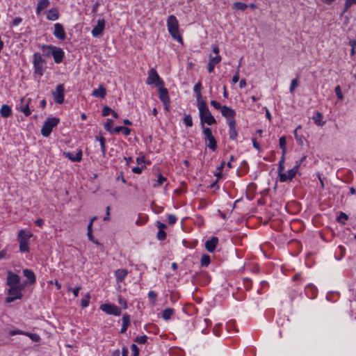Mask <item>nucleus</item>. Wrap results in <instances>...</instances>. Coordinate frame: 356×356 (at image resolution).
<instances>
[{"mask_svg": "<svg viewBox=\"0 0 356 356\" xmlns=\"http://www.w3.org/2000/svg\"><path fill=\"white\" fill-rule=\"evenodd\" d=\"M42 48V49H48L51 50V54L53 56L54 62L56 63H60L63 61V58L65 56V52L61 48L56 47L51 44L44 45Z\"/></svg>", "mask_w": 356, "mask_h": 356, "instance_id": "nucleus-5", "label": "nucleus"}, {"mask_svg": "<svg viewBox=\"0 0 356 356\" xmlns=\"http://www.w3.org/2000/svg\"><path fill=\"white\" fill-rule=\"evenodd\" d=\"M298 86V79H292L291 82V86H290V88H289V90H290V92L291 93H293V91L295 90L296 88Z\"/></svg>", "mask_w": 356, "mask_h": 356, "instance_id": "nucleus-46", "label": "nucleus"}, {"mask_svg": "<svg viewBox=\"0 0 356 356\" xmlns=\"http://www.w3.org/2000/svg\"><path fill=\"white\" fill-rule=\"evenodd\" d=\"M158 87H159V99L165 105V106H167L168 104H169V103H170V97L168 95V91L163 86H158Z\"/></svg>", "mask_w": 356, "mask_h": 356, "instance_id": "nucleus-16", "label": "nucleus"}, {"mask_svg": "<svg viewBox=\"0 0 356 356\" xmlns=\"http://www.w3.org/2000/svg\"><path fill=\"white\" fill-rule=\"evenodd\" d=\"M239 67H240V64L238 66V69ZM238 80H239V75H238V70L237 72H236V74L232 77V82H233V83H236L238 81Z\"/></svg>", "mask_w": 356, "mask_h": 356, "instance_id": "nucleus-56", "label": "nucleus"}, {"mask_svg": "<svg viewBox=\"0 0 356 356\" xmlns=\"http://www.w3.org/2000/svg\"><path fill=\"white\" fill-rule=\"evenodd\" d=\"M21 102H22V104L19 106L18 109L21 112H22L24 114L25 116L30 115L31 113V109L29 107V102L24 105L23 104L24 98L21 99Z\"/></svg>", "mask_w": 356, "mask_h": 356, "instance_id": "nucleus-31", "label": "nucleus"}, {"mask_svg": "<svg viewBox=\"0 0 356 356\" xmlns=\"http://www.w3.org/2000/svg\"><path fill=\"white\" fill-rule=\"evenodd\" d=\"M147 336L144 334L142 336L137 337L134 341L139 344H145V343H147Z\"/></svg>", "mask_w": 356, "mask_h": 356, "instance_id": "nucleus-42", "label": "nucleus"}, {"mask_svg": "<svg viewBox=\"0 0 356 356\" xmlns=\"http://www.w3.org/2000/svg\"><path fill=\"white\" fill-rule=\"evenodd\" d=\"M53 34L54 37L58 40H65L66 39V33L63 25L60 23H56L54 24Z\"/></svg>", "mask_w": 356, "mask_h": 356, "instance_id": "nucleus-13", "label": "nucleus"}, {"mask_svg": "<svg viewBox=\"0 0 356 356\" xmlns=\"http://www.w3.org/2000/svg\"><path fill=\"white\" fill-rule=\"evenodd\" d=\"M44 63V60L43 59L42 55L40 53H35L33 54V68L34 73L38 74L40 76L43 75V63Z\"/></svg>", "mask_w": 356, "mask_h": 356, "instance_id": "nucleus-7", "label": "nucleus"}, {"mask_svg": "<svg viewBox=\"0 0 356 356\" xmlns=\"http://www.w3.org/2000/svg\"><path fill=\"white\" fill-rule=\"evenodd\" d=\"M105 28L104 19H98L96 26L92 29L91 33L94 38H99L102 35Z\"/></svg>", "mask_w": 356, "mask_h": 356, "instance_id": "nucleus-11", "label": "nucleus"}, {"mask_svg": "<svg viewBox=\"0 0 356 356\" xmlns=\"http://www.w3.org/2000/svg\"><path fill=\"white\" fill-rule=\"evenodd\" d=\"M12 113V109L8 105L3 104L0 108V114L2 118H9Z\"/></svg>", "mask_w": 356, "mask_h": 356, "instance_id": "nucleus-26", "label": "nucleus"}, {"mask_svg": "<svg viewBox=\"0 0 356 356\" xmlns=\"http://www.w3.org/2000/svg\"><path fill=\"white\" fill-rule=\"evenodd\" d=\"M228 126L229 138L232 140H235L238 136V132L236 129V121L228 122Z\"/></svg>", "mask_w": 356, "mask_h": 356, "instance_id": "nucleus-21", "label": "nucleus"}, {"mask_svg": "<svg viewBox=\"0 0 356 356\" xmlns=\"http://www.w3.org/2000/svg\"><path fill=\"white\" fill-rule=\"evenodd\" d=\"M106 95V88L103 86H99L97 89H94L92 95L95 97L104 98Z\"/></svg>", "mask_w": 356, "mask_h": 356, "instance_id": "nucleus-23", "label": "nucleus"}, {"mask_svg": "<svg viewBox=\"0 0 356 356\" xmlns=\"http://www.w3.org/2000/svg\"><path fill=\"white\" fill-rule=\"evenodd\" d=\"M305 158L306 156H304L300 160L296 161L294 167H297V172L298 171L300 165H301L302 162L305 159Z\"/></svg>", "mask_w": 356, "mask_h": 356, "instance_id": "nucleus-63", "label": "nucleus"}, {"mask_svg": "<svg viewBox=\"0 0 356 356\" xmlns=\"http://www.w3.org/2000/svg\"><path fill=\"white\" fill-rule=\"evenodd\" d=\"M203 133L204 134V140L208 138L213 137L212 135L211 129L209 127L204 128Z\"/></svg>", "mask_w": 356, "mask_h": 356, "instance_id": "nucleus-48", "label": "nucleus"}, {"mask_svg": "<svg viewBox=\"0 0 356 356\" xmlns=\"http://www.w3.org/2000/svg\"><path fill=\"white\" fill-rule=\"evenodd\" d=\"M166 180L165 177H164L162 175H159L157 178V184H154V187H159Z\"/></svg>", "mask_w": 356, "mask_h": 356, "instance_id": "nucleus-49", "label": "nucleus"}, {"mask_svg": "<svg viewBox=\"0 0 356 356\" xmlns=\"http://www.w3.org/2000/svg\"><path fill=\"white\" fill-rule=\"evenodd\" d=\"M59 119L56 118H48L41 129V134L44 137H48L51 134L52 129L58 125Z\"/></svg>", "mask_w": 356, "mask_h": 356, "instance_id": "nucleus-3", "label": "nucleus"}, {"mask_svg": "<svg viewBox=\"0 0 356 356\" xmlns=\"http://www.w3.org/2000/svg\"><path fill=\"white\" fill-rule=\"evenodd\" d=\"M210 257L207 254H204L201 257V265L202 266H207L210 264Z\"/></svg>", "mask_w": 356, "mask_h": 356, "instance_id": "nucleus-38", "label": "nucleus"}, {"mask_svg": "<svg viewBox=\"0 0 356 356\" xmlns=\"http://www.w3.org/2000/svg\"><path fill=\"white\" fill-rule=\"evenodd\" d=\"M25 334V332L18 330V329L12 330L9 332V334L10 336H14L15 334Z\"/></svg>", "mask_w": 356, "mask_h": 356, "instance_id": "nucleus-55", "label": "nucleus"}, {"mask_svg": "<svg viewBox=\"0 0 356 356\" xmlns=\"http://www.w3.org/2000/svg\"><path fill=\"white\" fill-rule=\"evenodd\" d=\"M221 56L219 55L216 56H209V61L208 63V71L209 73L213 72L215 66L221 61Z\"/></svg>", "mask_w": 356, "mask_h": 356, "instance_id": "nucleus-17", "label": "nucleus"}, {"mask_svg": "<svg viewBox=\"0 0 356 356\" xmlns=\"http://www.w3.org/2000/svg\"><path fill=\"white\" fill-rule=\"evenodd\" d=\"M50 4L49 0H39L36 7V13L39 15L42 10L47 8Z\"/></svg>", "mask_w": 356, "mask_h": 356, "instance_id": "nucleus-30", "label": "nucleus"}, {"mask_svg": "<svg viewBox=\"0 0 356 356\" xmlns=\"http://www.w3.org/2000/svg\"><path fill=\"white\" fill-rule=\"evenodd\" d=\"M218 243V238L213 236L211 239L206 241L205 248L207 250V251H209V252H212L215 250Z\"/></svg>", "mask_w": 356, "mask_h": 356, "instance_id": "nucleus-20", "label": "nucleus"}, {"mask_svg": "<svg viewBox=\"0 0 356 356\" xmlns=\"http://www.w3.org/2000/svg\"><path fill=\"white\" fill-rule=\"evenodd\" d=\"M286 138L284 136H282L281 138H280L279 145H280V149H282V153H283V154H286Z\"/></svg>", "mask_w": 356, "mask_h": 356, "instance_id": "nucleus-36", "label": "nucleus"}, {"mask_svg": "<svg viewBox=\"0 0 356 356\" xmlns=\"http://www.w3.org/2000/svg\"><path fill=\"white\" fill-rule=\"evenodd\" d=\"M347 219H348V216L345 213L341 212V213L339 214V216L337 218V221L342 224H345V221Z\"/></svg>", "mask_w": 356, "mask_h": 356, "instance_id": "nucleus-45", "label": "nucleus"}, {"mask_svg": "<svg viewBox=\"0 0 356 356\" xmlns=\"http://www.w3.org/2000/svg\"><path fill=\"white\" fill-rule=\"evenodd\" d=\"M168 30L171 36L176 40L181 42L182 38L179 31L178 21L175 15H170L167 19Z\"/></svg>", "mask_w": 356, "mask_h": 356, "instance_id": "nucleus-2", "label": "nucleus"}, {"mask_svg": "<svg viewBox=\"0 0 356 356\" xmlns=\"http://www.w3.org/2000/svg\"><path fill=\"white\" fill-rule=\"evenodd\" d=\"M184 123L187 126V127H192L193 126V120H192V118L190 115H186L184 118Z\"/></svg>", "mask_w": 356, "mask_h": 356, "instance_id": "nucleus-43", "label": "nucleus"}, {"mask_svg": "<svg viewBox=\"0 0 356 356\" xmlns=\"http://www.w3.org/2000/svg\"><path fill=\"white\" fill-rule=\"evenodd\" d=\"M113 133H115V134H118L120 132H122V134L124 135V136H129L131 133V129L128 127H123V126H118V127H115L114 129H113Z\"/></svg>", "mask_w": 356, "mask_h": 356, "instance_id": "nucleus-33", "label": "nucleus"}, {"mask_svg": "<svg viewBox=\"0 0 356 356\" xmlns=\"http://www.w3.org/2000/svg\"><path fill=\"white\" fill-rule=\"evenodd\" d=\"M23 274L25 277L28 280L29 284H33L35 282V275L34 273L29 269H24Z\"/></svg>", "mask_w": 356, "mask_h": 356, "instance_id": "nucleus-29", "label": "nucleus"}, {"mask_svg": "<svg viewBox=\"0 0 356 356\" xmlns=\"http://www.w3.org/2000/svg\"><path fill=\"white\" fill-rule=\"evenodd\" d=\"M142 170H143V168L140 167H134V168H133L132 171L134 173L140 174L142 172Z\"/></svg>", "mask_w": 356, "mask_h": 356, "instance_id": "nucleus-64", "label": "nucleus"}, {"mask_svg": "<svg viewBox=\"0 0 356 356\" xmlns=\"http://www.w3.org/2000/svg\"><path fill=\"white\" fill-rule=\"evenodd\" d=\"M284 164H282V163H279V165H278V168H277L279 177H280V175H282V174H283V173H284Z\"/></svg>", "mask_w": 356, "mask_h": 356, "instance_id": "nucleus-58", "label": "nucleus"}, {"mask_svg": "<svg viewBox=\"0 0 356 356\" xmlns=\"http://www.w3.org/2000/svg\"><path fill=\"white\" fill-rule=\"evenodd\" d=\"M65 92V88L63 84H58L55 90L52 91V95L54 97V101L59 104H61L64 102V95Z\"/></svg>", "mask_w": 356, "mask_h": 356, "instance_id": "nucleus-9", "label": "nucleus"}, {"mask_svg": "<svg viewBox=\"0 0 356 356\" xmlns=\"http://www.w3.org/2000/svg\"><path fill=\"white\" fill-rule=\"evenodd\" d=\"M234 7L236 10H245L248 8V5L243 2H236Z\"/></svg>", "mask_w": 356, "mask_h": 356, "instance_id": "nucleus-41", "label": "nucleus"}, {"mask_svg": "<svg viewBox=\"0 0 356 356\" xmlns=\"http://www.w3.org/2000/svg\"><path fill=\"white\" fill-rule=\"evenodd\" d=\"M206 142H209L207 144V146L209 149H211L212 151H215L217 148V142L214 137L208 138L205 139Z\"/></svg>", "mask_w": 356, "mask_h": 356, "instance_id": "nucleus-35", "label": "nucleus"}, {"mask_svg": "<svg viewBox=\"0 0 356 356\" xmlns=\"http://www.w3.org/2000/svg\"><path fill=\"white\" fill-rule=\"evenodd\" d=\"M128 271L127 269L121 268L115 271V275L118 282H122L125 277L127 275Z\"/></svg>", "mask_w": 356, "mask_h": 356, "instance_id": "nucleus-27", "label": "nucleus"}, {"mask_svg": "<svg viewBox=\"0 0 356 356\" xmlns=\"http://www.w3.org/2000/svg\"><path fill=\"white\" fill-rule=\"evenodd\" d=\"M148 297H149V298L153 299L154 301H155L156 299V293L154 291H150L148 293Z\"/></svg>", "mask_w": 356, "mask_h": 356, "instance_id": "nucleus-59", "label": "nucleus"}, {"mask_svg": "<svg viewBox=\"0 0 356 356\" xmlns=\"http://www.w3.org/2000/svg\"><path fill=\"white\" fill-rule=\"evenodd\" d=\"M201 90H202V83H201L200 81H198L195 85L194 88H193V91L195 93V96H196V102H197V104H198V103H200L201 102H204L202 99Z\"/></svg>", "mask_w": 356, "mask_h": 356, "instance_id": "nucleus-22", "label": "nucleus"}, {"mask_svg": "<svg viewBox=\"0 0 356 356\" xmlns=\"http://www.w3.org/2000/svg\"><path fill=\"white\" fill-rule=\"evenodd\" d=\"M197 106L199 110L200 118L202 126H204V123L211 125L216 122V119L209 110L206 102H201L197 104Z\"/></svg>", "mask_w": 356, "mask_h": 356, "instance_id": "nucleus-1", "label": "nucleus"}, {"mask_svg": "<svg viewBox=\"0 0 356 356\" xmlns=\"http://www.w3.org/2000/svg\"><path fill=\"white\" fill-rule=\"evenodd\" d=\"M112 111L113 110L110 107L105 106H104L103 110H102V115L107 116L111 113Z\"/></svg>", "mask_w": 356, "mask_h": 356, "instance_id": "nucleus-53", "label": "nucleus"}, {"mask_svg": "<svg viewBox=\"0 0 356 356\" xmlns=\"http://www.w3.org/2000/svg\"><path fill=\"white\" fill-rule=\"evenodd\" d=\"M131 350L132 351V356H138L139 355V349L137 346L134 343L131 344Z\"/></svg>", "mask_w": 356, "mask_h": 356, "instance_id": "nucleus-51", "label": "nucleus"}, {"mask_svg": "<svg viewBox=\"0 0 356 356\" xmlns=\"http://www.w3.org/2000/svg\"><path fill=\"white\" fill-rule=\"evenodd\" d=\"M95 140L99 142L101 151L102 152L103 156H105L106 151L105 138L99 134L95 136Z\"/></svg>", "mask_w": 356, "mask_h": 356, "instance_id": "nucleus-32", "label": "nucleus"}, {"mask_svg": "<svg viewBox=\"0 0 356 356\" xmlns=\"http://www.w3.org/2000/svg\"><path fill=\"white\" fill-rule=\"evenodd\" d=\"M63 154L66 158L74 162H79L82 159V152L81 149L76 154L70 152H65Z\"/></svg>", "mask_w": 356, "mask_h": 356, "instance_id": "nucleus-19", "label": "nucleus"}, {"mask_svg": "<svg viewBox=\"0 0 356 356\" xmlns=\"http://www.w3.org/2000/svg\"><path fill=\"white\" fill-rule=\"evenodd\" d=\"M100 309L108 314L114 316H120L121 314V309L112 304H104L100 306Z\"/></svg>", "mask_w": 356, "mask_h": 356, "instance_id": "nucleus-10", "label": "nucleus"}, {"mask_svg": "<svg viewBox=\"0 0 356 356\" xmlns=\"http://www.w3.org/2000/svg\"><path fill=\"white\" fill-rule=\"evenodd\" d=\"M33 236L30 232H26L24 230H20L18 233V238L19 241V250L22 252H29V248L28 241L29 238Z\"/></svg>", "mask_w": 356, "mask_h": 356, "instance_id": "nucleus-4", "label": "nucleus"}, {"mask_svg": "<svg viewBox=\"0 0 356 356\" xmlns=\"http://www.w3.org/2000/svg\"><path fill=\"white\" fill-rule=\"evenodd\" d=\"M8 291V296L6 298V302L10 303L14 302L15 300H19L22 298V293L21 292L23 289V286H9Z\"/></svg>", "mask_w": 356, "mask_h": 356, "instance_id": "nucleus-6", "label": "nucleus"}, {"mask_svg": "<svg viewBox=\"0 0 356 356\" xmlns=\"http://www.w3.org/2000/svg\"><path fill=\"white\" fill-rule=\"evenodd\" d=\"M220 327H221V324H216L215 325V327H213V334L216 336H219L220 335V332H219V328Z\"/></svg>", "mask_w": 356, "mask_h": 356, "instance_id": "nucleus-57", "label": "nucleus"}, {"mask_svg": "<svg viewBox=\"0 0 356 356\" xmlns=\"http://www.w3.org/2000/svg\"><path fill=\"white\" fill-rule=\"evenodd\" d=\"M305 293L310 299H314L318 293L317 288L312 284H309L305 287Z\"/></svg>", "mask_w": 356, "mask_h": 356, "instance_id": "nucleus-18", "label": "nucleus"}, {"mask_svg": "<svg viewBox=\"0 0 356 356\" xmlns=\"http://www.w3.org/2000/svg\"><path fill=\"white\" fill-rule=\"evenodd\" d=\"M165 237H166V233L163 230H159V232L157 233V238L159 240L163 241L165 238Z\"/></svg>", "mask_w": 356, "mask_h": 356, "instance_id": "nucleus-54", "label": "nucleus"}, {"mask_svg": "<svg viewBox=\"0 0 356 356\" xmlns=\"http://www.w3.org/2000/svg\"><path fill=\"white\" fill-rule=\"evenodd\" d=\"M20 280H21V278L18 275H17L11 271L8 272L7 285H8L9 286H13V287L20 286H22L20 284Z\"/></svg>", "mask_w": 356, "mask_h": 356, "instance_id": "nucleus-12", "label": "nucleus"}, {"mask_svg": "<svg viewBox=\"0 0 356 356\" xmlns=\"http://www.w3.org/2000/svg\"><path fill=\"white\" fill-rule=\"evenodd\" d=\"M22 21L21 17H15L13 21V26H18Z\"/></svg>", "mask_w": 356, "mask_h": 356, "instance_id": "nucleus-60", "label": "nucleus"}, {"mask_svg": "<svg viewBox=\"0 0 356 356\" xmlns=\"http://www.w3.org/2000/svg\"><path fill=\"white\" fill-rule=\"evenodd\" d=\"M47 18L51 21L57 20L59 18V13L57 8H53L47 13Z\"/></svg>", "mask_w": 356, "mask_h": 356, "instance_id": "nucleus-24", "label": "nucleus"}, {"mask_svg": "<svg viewBox=\"0 0 356 356\" xmlns=\"http://www.w3.org/2000/svg\"><path fill=\"white\" fill-rule=\"evenodd\" d=\"M220 112L222 115L227 119V122L230 121H235L234 117L236 115V112L231 107L223 106Z\"/></svg>", "mask_w": 356, "mask_h": 356, "instance_id": "nucleus-14", "label": "nucleus"}, {"mask_svg": "<svg viewBox=\"0 0 356 356\" xmlns=\"http://www.w3.org/2000/svg\"><path fill=\"white\" fill-rule=\"evenodd\" d=\"M147 84L152 85L154 84L156 86H163L164 82L160 78L156 71L152 68L148 72V77L146 81Z\"/></svg>", "mask_w": 356, "mask_h": 356, "instance_id": "nucleus-8", "label": "nucleus"}, {"mask_svg": "<svg viewBox=\"0 0 356 356\" xmlns=\"http://www.w3.org/2000/svg\"><path fill=\"white\" fill-rule=\"evenodd\" d=\"M177 220L176 216L173 214H169L168 216V222L170 225H174Z\"/></svg>", "mask_w": 356, "mask_h": 356, "instance_id": "nucleus-50", "label": "nucleus"}, {"mask_svg": "<svg viewBox=\"0 0 356 356\" xmlns=\"http://www.w3.org/2000/svg\"><path fill=\"white\" fill-rule=\"evenodd\" d=\"M211 105L213 106L217 110H222V108L223 106H221V104L216 102V100H211L210 102Z\"/></svg>", "mask_w": 356, "mask_h": 356, "instance_id": "nucleus-52", "label": "nucleus"}, {"mask_svg": "<svg viewBox=\"0 0 356 356\" xmlns=\"http://www.w3.org/2000/svg\"><path fill=\"white\" fill-rule=\"evenodd\" d=\"M312 120L314 123L318 126H323L325 124V121L323 120V115L319 111H316L315 115L312 117Z\"/></svg>", "mask_w": 356, "mask_h": 356, "instance_id": "nucleus-25", "label": "nucleus"}, {"mask_svg": "<svg viewBox=\"0 0 356 356\" xmlns=\"http://www.w3.org/2000/svg\"><path fill=\"white\" fill-rule=\"evenodd\" d=\"M297 173V167H293L287 172L280 175V181L281 182H286L289 180L291 181L295 177Z\"/></svg>", "mask_w": 356, "mask_h": 356, "instance_id": "nucleus-15", "label": "nucleus"}, {"mask_svg": "<svg viewBox=\"0 0 356 356\" xmlns=\"http://www.w3.org/2000/svg\"><path fill=\"white\" fill-rule=\"evenodd\" d=\"M353 4H356V0H346L343 13H346Z\"/></svg>", "mask_w": 356, "mask_h": 356, "instance_id": "nucleus-44", "label": "nucleus"}, {"mask_svg": "<svg viewBox=\"0 0 356 356\" xmlns=\"http://www.w3.org/2000/svg\"><path fill=\"white\" fill-rule=\"evenodd\" d=\"M80 289H81V287L79 286V287H76L74 289H70V290H71L72 291V293L75 297H77L79 296Z\"/></svg>", "mask_w": 356, "mask_h": 356, "instance_id": "nucleus-62", "label": "nucleus"}, {"mask_svg": "<svg viewBox=\"0 0 356 356\" xmlns=\"http://www.w3.org/2000/svg\"><path fill=\"white\" fill-rule=\"evenodd\" d=\"M90 295L88 293L86 294L81 300V306L82 307L85 308V307H87L89 305V302H90Z\"/></svg>", "mask_w": 356, "mask_h": 356, "instance_id": "nucleus-40", "label": "nucleus"}, {"mask_svg": "<svg viewBox=\"0 0 356 356\" xmlns=\"http://www.w3.org/2000/svg\"><path fill=\"white\" fill-rule=\"evenodd\" d=\"M122 328L120 330V332L124 333L127 331V330L129 325L130 316L127 314H124L122 316Z\"/></svg>", "mask_w": 356, "mask_h": 356, "instance_id": "nucleus-28", "label": "nucleus"}, {"mask_svg": "<svg viewBox=\"0 0 356 356\" xmlns=\"http://www.w3.org/2000/svg\"><path fill=\"white\" fill-rule=\"evenodd\" d=\"M113 121L111 119H108L107 121L104 124V129L109 132L110 134H113Z\"/></svg>", "mask_w": 356, "mask_h": 356, "instance_id": "nucleus-37", "label": "nucleus"}, {"mask_svg": "<svg viewBox=\"0 0 356 356\" xmlns=\"http://www.w3.org/2000/svg\"><path fill=\"white\" fill-rule=\"evenodd\" d=\"M334 92L336 93V95H337L338 99L341 100L343 98V95L342 94L340 86H337L335 87Z\"/></svg>", "mask_w": 356, "mask_h": 356, "instance_id": "nucleus-47", "label": "nucleus"}, {"mask_svg": "<svg viewBox=\"0 0 356 356\" xmlns=\"http://www.w3.org/2000/svg\"><path fill=\"white\" fill-rule=\"evenodd\" d=\"M24 334L28 336L33 341L38 342L40 340V337L38 334L25 332Z\"/></svg>", "mask_w": 356, "mask_h": 356, "instance_id": "nucleus-39", "label": "nucleus"}, {"mask_svg": "<svg viewBox=\"0 0 356 356\" xmlns=\"http://www.w3.org/2000/svg\"><path fill=\"white\" fill-rule=\"evenodd\" d=\"M175 310L173 309L170 307L166 308L162 312V318L165 321L170 320Z\"/></svg>", "mask_w": 356, "mask_h": 356, "instance_id": "nucleus-34", "label": "nucleus"}, {"mask_svg": "<svg viewBox=\"0 0 356 356\" xmlns=\"http://www.w3.org/2000/svg\"><path fill=\"white\" fill-rule=\"evenodd\" d=\"M157 227L159 230H163L167 227V225L163 222H157Z\"/></svg>", "mask_w": 356, "mask_h": 356, "instance_id": "nucleus-61", "label": "nucleus"}]
</instances>
